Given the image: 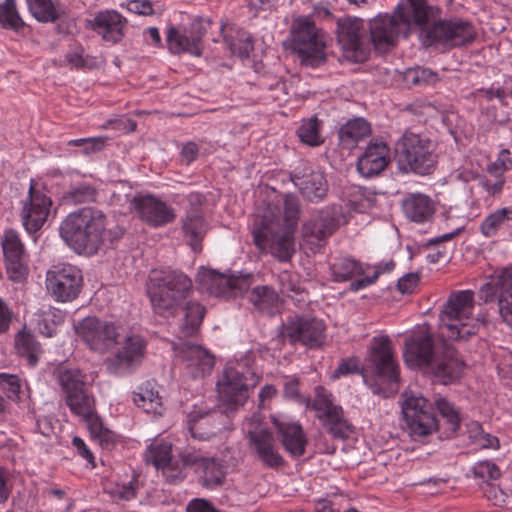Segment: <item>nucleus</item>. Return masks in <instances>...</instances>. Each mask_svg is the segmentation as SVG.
Here are the masks:
<instances>
[{"label": "nucleus", "mask_w": 512, "mask_h": 512, "mask_svg": "<svg viewBox=\"0 0 512 512\" xmlns=\"http://www.w3.org/2000/svg\"><path fill=\"white\" fill-rule=\"evenodd\" d=\"M474 307L473 291L453 292L440 316L439 335L443 339L441 347H435L434 338L430 334L413 338L405 344L406 363L425 369L445 385L459 379L464 362L447 340L467 339L477 333V323L473 318Z\"/></svg>", "instance_id": "obj_1"}, {"label": "nucleus", "mask_w": 512, "mask_h": 512, "mask_svg": "<svg viewBox=\"0 0 512 512\" xmlns=\"http://www.w3.org/2000/svg\"><path fill=\"white\" fill-rule=\"evenodd\" d=\"M146 290L153 311L162 317H174L183 308L180 337H191L198 332L206 309L198 302L186 303L193 284L185 273L176 269H154L148 276Z\"/></svg>", "instance_id": "obj_2"}, {"label": "nucleus", "mask_w": 512, "mask_h": 512, "mask_svg": "<svg viewBox=\"0 0 512 512\" xmlns=\"http://www.w3.org/2000/svg\"><path fill=\"white\" fill-rule=\"evenodd\" d=\"M283 215L270 207L254 225L252 234L255 246L262 253H269L281 262L291 259L294 254L293 233L300 213V202L296 195L283 197Z\"/></svg>", "instance_id": "obj_3"}, {"label": "nucleus", "mask_w": 512, "mask_h": 512, "mask_svg": "<svg viewBox=\"0 0 512 512\" xmlns=\"http://www.w3.org/2000/svg\"><path fill=\"white\" fill-rule=\"evenodd\" d=\"M60 235L76 253L94 255L108 238L107 218L98 209H80L61 223Z\"/></svg>", "instance_id": "obj_4"}, {"label": "nucleus", "mask_w": 512, "mask_h": 512, "mask_svg": "<svg viewBox=\"0 0 512 512\" xmlns=\"http://www.w3.org/2000/svg\"><path fill=\"white\" fill-rule=\"evenodd\" d=\"M477 36L474 25L463 18H434L419 32V40L426 48L449 51L471 44Z\"/></svg>", "instance_id": "obj_5"}, {"label": "nucleus", "mask_w": 512, "mask_h": 512, "mask_svg": "<svg viewBox=\"0 0 512 512\" xmlns=\"http://www.w3.org/2000/svg\"><path fill=\"white\" fill-rule=\"evenodd\" d=\"M396 157L401 171L421 176L433 173L438 162L431 141L411 132L397 141Z\"/></svg>", "instance_id": "obj_6"}, {"label": "nucleus", "mask_w": 512, "mask_h": 512, "mask_svg": "<svg viewBox=\"0 0 512 512\" xmlns=\"http://www.w3.org/2000/svg\"><path fill=\"white\" fill-rule=\"evenodd\" d=\"M485 303L497 302L503 323L512 328V265L494 271L479 290Z\"/></svg>", "instance_id": "obj_7"}, {"label": "nucleus", "mask_w": 512, "mask_h": 512, "mask_svg": "<svg viewBox=\"0 0 512 512\" xmlns=\"http://www.w3.org/2000/svg\"><path fill=\"white\" fill-rule=\"evenodd\" d=\"M402 413L413 436H427L438 427L433 406L420 393L405 390L402 395Z\"/></svg>", "instance_id": "obj_8"}, {"label": "nucleus", "mask_w": 512, "mask_h": 512, "mask_svg": "<svg viewBox=\"0 0 512 512\" xmlns=\"http://www.w3.org/2000/svg\"><path fill=\"white\" fill-rule=\"evenodd\" d=\"M65 403L73 414H85L94 400L86 388V375L78 368L60 365L54 372Z\"/></svg>", "instance_id": "obj_9"}, {"label": "nucleus", "mask_w": 512, "mask_h": 512, "mask_svg": "<svg viewBox=\"0 0 512 512\" xmlns=\"http://www.w3.org/2000/svg\"><path fill=\"white\" fill-rule=\"evenodd\" d=\"M120 326L113 321L87 316L74 325L77 337L90 350L105 353L115 345L120 336Z\"/></svg>", "instance_id": "obj_10"}, {"label": "nucleus", "mask_w": 512, "mask_h": 512, "mask_svg": "<svg viewBox=\"0 0 512 512\" xmlns=\"http://www.w3.org/2000/svg\"><path fill=\"white\" fill-rule=\"evenodd\" d=\"M294 49L301 63L317 67L325 60L323 35L308 18H299L293 31Z\"/></svg>", "instance_id": "obj_11"}, {"label": "nucleus", "mask_w": 512, "mask_h": 512, "mask_svg": "<svg viewBox=\"0 0 512 512\" xmlns=\"http://www.w3.org/2000/svg\"><path fill=\"white\" fill-rule=\"evenodd\" d=\"M83 286V275L79 268L72 264L53 266L46 274V288L57 302L75 300Z\"/></svg>", "instance_id": "obj_12"}, {"label": "nucleus", "mask_w": 512, "mask_h": 512, "mask_svg": "<svg viewBox=\"0 0 512 512\" xmlns=\"http://www.w3.org/2000/svg\"><path fill=\"white\" fill-rule=\"evenodd\" d=\"M366 360L372 372L378 378L389 383L399 381V365L392 341L387 334L380 333L371 339Z\"/></svg>", "instance_id": "obj_13"}, {"label": "nucleus", "mask_w": 512, "mask_h": 512, "mask_svg": "<svg viewBox=\"0 0 512 512\" xmlns=\"http://www.w3.org/2000/svg\"><path fill=\"white\" fill-rule=\"evenodd\" d=\"M344 222L341 205H328L316 212L303 224L302 234L307 243L322 245Z\"/></svg>", "instance_id": "obj_14"}, {"label": "nucleus", "mask_w": 512, "mask_h": 512, "mask_svg": "<svg viewBox=\"0 0 512 512\" xmlns=\"http://www.w3.org/2000/svg\"><path fill=\"white\" fill-rule=\"evenodd\" d=\"M147 343L137 334L127 336L117 351L105 360L110 374L124 376L133 373L145 356Z\"/></svg>", "instance_id": "obj_15"}, {"label": "nucleus", "mask_w": 512, "mask_h": 512, "mask_svg": "<svg viewBox=\"0 0 512 512\" xmlns=\"http://www.w3.org/2000/svg\"><path fill=\"white\" fill-rule=\"evenodd\" d=\"M312 407L318 419L328 427L334 437L344 439L352 432V426L344 417L343 408L334 402L332 393L327 389L321 386L315 388Z\"/></svg>", "instance_id": "obj_16"}, {"label": "nucleus", "mask_w": 512, "mask_h": 512, "mask_svg": "<svg viewBox=\"0 0 512 512\" xmlns=\"http://www.w3.org/2000/svg\"><path fill=\"white\" fill-rule=\"evenodd\" d=\"M252 274L230 275L201 268L196 281L201 288L216 297L231 298L246 291L252 283Z\"/></svg>", "instance_id": "obj_17"}, {"label": "nucleus", "mask_w": 512, "mask_h": 512, "mask_svg": "<svg viewBox=\"0 0 512 512\" xmlns=\"http://www.w3.org/2000/svg\"><path fill=\"white\" fill-rule=\"evenodd\" d=\"M338 41L345 57L354 62H364L369 56L364 21L347 17L338 23Z\"/></svg>", "instance_id": "obj_18"}, {"label": "nucleus", "mask_w": 512, "mask_h": 512, "mask_svg": "<svg viewBox=\"0 0 512 512\" xmlns=\"http://www.w3.org/2000/svg\"><path fill=\"white\" fill-rule=\"evenodd\" d=\"M1 246L8 278L20 283L28 274V253L19 232L6 229L1 236Z\"/></svg>", "instance_id": "obj_19"}, {"label": "nucleus", "mask_w": 512, "mask_h": 512, "mask_svg": "<svg viewBox=\"0 0 512 512\" xmlns=\"http://www.w3.org/2000/svg\"><path fill=\"white\" fill-rule=\"evenodd\" d=\"M131 207L139 219L152 228H161L176 219L175 209L153 194L137 195L131 201Z\"/></svg>", "instance_id": "obj_20"}, {"label": "nucleus", "mask_w": 512, "mask_h": 512, "mask_svg": "<svg viewBox=\"0 0 512 512\" xmlns=\"http://www.w3.org/2000/svg\"><path fill=\"white\" fill-rule=\"evenodd\" d=\"M206 28L202 19H194L189 28L171 26L167 31V45L174 54L188 53L201 56Z\"/></svg>", "instance_id": "obj_21"}, {"label": "nucleus", "mask_w": 512, "mask_h": 512, "mask_svg": "<svg viewBox=\"0 0 512 512\" xmlns=\"http://www.w3.org/2000/svg\"><path fill=\"white\" fill-rule=\"evenodd\" d=\"M51 206V198L43 190L37 189L32 182L20 212L22 225L28 234H35L44 226Z\"/></svg>", "instance_id": "obj_22"}, {"label": "nucleus", "mask_w": 512, "mask_h": 512, "mask_svg": "<svg viewBox=\"0 0 512 512\" xmlns=\"http://www.w3.org/2000/svg\"><path fill=\"white\" fill-rule=\"evenodd\" d=\"M325 324L316 318L292 315L282 324V335L292 342H301L310 347L319 346L324 340Z\"/></svg>", "instance_id": "obj_23"}, {"label": "nucleus", "mask_w": 512, "mask_h": 512, "mask_svg": "<svg viewBox=\"0 0 512 512\" xmlns=\"http://www.w3.org/2000/svg\"><path fill=\"white\" fill-rule=\"evenodd\" d=\"M291 181L308 201L318 203L327 196L328 182L323 171L309 164H302L291 173Z\"/></svg>", "instance_id": "obj_24"}, {"label": "nucleus", "mask_w": 512, "mask_h": 512, "mask_svg": "<svg viewBox=\"0 0 512 512\" xmlns=\"http://www.w3.org/2000/svg\"><path fill=\"white\" fill-rule=\"evenodd\" d=\"M145 459L160 470L169 483L181 482L179 461L172 456V443L162 438L154 439L146 448Z\"/></svg>", "instance_id": "obj_25"}, {"label": "nucleus", "mask_w": 512, "mask_h": 512, "mask_svg": "<svg viewBox=\"0 0 512 512\" xmlns=\"http://www.w3.org/2000/svg\"><path fill=\"white\" fill-rule=\"evenodd\" d=\"M441 12L439 6L430 5L427 0H406L405 4L397 6L394 14L402 29L409 35L412 25L418 27L421 32L434 18L440 16Z\"/></svg>", "instance_id": "obj_26"}, {"label": "nucleus", "mask_w": 512, "mask_h": 512, "mask_svg": "<svg viewBox=\"0 0 512 512\" xmlns=\"http://www.w3.org/2000/svg\"><path fill=\"white\" fill-rule=\"evenodd\" d=\"M401 35L408 37L395 14L379 15L370 22L371 41L378 52L385 53L395 47Z\"/></svg>", "instance_id": "obj_27"}, {"label": "nucleus", "mask_w": 512, "mask_h": 512, "mask_svg": "<svg viewBox=\"0 0 512 512\" xmlns=\"http://www.w3.org/2000/svg\"><path fill=\"white\" fill-rule=\"evenodd\" d=\"M175 349L183 362V369L187 375L196 379L211 373L215 358L207 349L191 342L181 343Z\"/></svg>", "instance_id": "obj_28"}, {"label": "nucleus", "mask_w": 512, "mask_h": 512, "mask_svg": "<svg viewBox=\"0 0 512 512\" xmlns=\"http://www.w3.org/2000/svg\"><path fill=\"white\" fill-rule=\"evenodd\" d=\"M272 424L284 447L293 458H299L306 452L307 436L302 426L284 415L272 416Z\"/></svg>", "instance_id": "obj_29"}, {"label": "nucleus", "mask_w": 512, "mask_h": 512, "mask_svg": "<svg viewBox=\"0 0 512 512\" xmlns=\"http://www.w3.org/2000/svg\"><path fill=\"white\" fill-rule=\"evenodd\" d=\"M219 398L229 408L243 405L248 398L247 378L233 366H226L222 378L217 383Z\"/></svg>", "instance_id": "obj_30"}, {"label": "nucleus", "mask_w": 512, "mask_h": 512, "mask_svg": "<svg viewBox=\"0 0 512 512\" xmlns=\"http://www.w3.org/2000/svg\"><path fill=\"white\" fill-rule=\"evenodd\" d=\"M87 27L98 34L103 41L117 44L125 36L127 20L116 10H104L88 20Z\"/></svg>", "instance_id": "obj_31"}, {"label": "nucleus", "mask_w": 512, "mask_h": 512, "mask_svg": "<svg viewBox=\"0 0 512 512\" xmlns=\"http://www.w3.org/2000/svg\"><path fill=\"white\" fill-rule=\"evenodd\" d=\"M249 448L257 459L266 467L278 469L284 464V459L279 453L274 437L265 428H256L248 431Z\"/></svg>", "instance_id": "obj_32"}, {"label": "nucleus", "mask_w": 512, "mask_h": 512, "mask_svg": "<svg viewBox=\"0 0 512 512\" xmlns=\"http://www.w3.org/2000/svg\"><path fill=\"white\" fill-rule=\"evenodd\" d=\"M390 162V148L383 141L371 142L358 158L357 169L364 177L379 175Z\"/></svg>", "instance_id": "obj_33"}, {"label": "nucleus", "mask_w": 512, "mask_h": 512, "mask_svg": "<svg viewBox=\"0 0 512 512\" xmlns=\"http://www.w3.org/2000/svg\"><path fill=\"white\" fill-rule=\"evenodd\" d=\"M220 413L207 407L194 405L187 415V427L191 436L199 440H208L216 435L219 427L216 426Z\"/></svg>", "instance_id": "obj_34"}, {"label": "nucleus", "mask_w": 512, "mask_h": 512, "mask_svg": "<svg viewBox=\"0 0 512 512\" xmlns=\"http://www.w3.org/2000/svg\"><path fill=\"white\" fill-rule=\"evenodd\" d=\"M403 212L409 220L415 223H425L433 217L435 207L429 196L413 193L404 199Z\"/></svg>", "instance_id": "obj_35"}, {"label": "nucleus", "mask_w": 512, "mask_h": 512, "mask_svg": "<svg viewBox=\"0 0 512 512\" xmlns=\"http://www.w3.org/2000/svg\"><path fill=\"white\" fill-rule=\"evenodd\" d=\"M512 228V205L498 208L488 214L480 223L479 230L486 238L495 237L501 230Z\"/></svg>", "instance_id": "obj_36"}, {"label": "nucleus", "mask_w": 512, "mask_h": 512, "mask_svg": "<svg viewBox=\"0 0 512 512\" xmlns=\"http://www.w3.org/2000/svg\"><path fill=\"white\" fill-rule=\"evenodd\" d=\"M249 301L256 310L267 315L277 313L281 305L279 295L268 285L254 287L249 294Z\"/></svg>", "instance_id": "obj_37"}, {"label": "nucleus", "mask_w": 512, "mask_h": 512, "mask_svg": "<svg viewBox=\"0 0 512 512\" xmlns=\"http://www.w3.org/2000/svg\"><path fill=\"white\" fill-rule=\"evenodd\" d=\"M182 230L194 251L201 249V242L208 230V224L200 212H189L182 220Z\"/></svg>", "instance_id": "obj_38"}, {"label": "nucleus", "mask_w": 512, "mask_h": 512, "mask_svg": "<svg viewBox=\"0 0 512 512\" xmlns=\"http://www.w3.org/2000/svg\"><path fill=\"white\" fill-rule=\"evenodd\" d=\"M15 350L21 358L26 360L30 367H35L38 364L39 357L42 354L41 345L36 337L25 330L16 334Z\"/></svg>", "instance_id": "obj_39"}, {"label": "nucleus", "mask_w": 512, "mask_h": 512, "mask_svg": "<svg viewBox=\"0 0 512 512\" xmlns=\"http://www.w3.org/2000/svg\"><path fill=\"white\" fill-rule=\"evenodd\" d=\"M26 2L31 15L39 22L52 23L63 15L59 0H26Z\"/></svg>", "instance_id": "obj_40"}, {"label": "nucleus", "mask_w": 512, "mask_h": 512, "mask_svg": "<svg viewBox=\"0 0 512 512\" xmlns=\"http://www.w3.org/2000/svg\"><path fill=\"white\" fill-rule=\"evenodd\" d=\"M76 415L85 420L90 434L93 438L97 439L102 446L108 447L114 443L115 434L103 425L102 420L95 413L94 400L90 401V409L88 413Z\"/></svg>", "instance_id": "obj_41"}, {"label": "nucleus", "mask_w": 512, "mask_h": 512, "mask_svg": "<svg viewBox=\"0 0 512 512\" xmlns=\"http://www.w3.org/2000/svg\"><path fill=\"white\" fill-rule=\"evenodd\" d=\"M199 472L201 483L208 489H215L223 484L225 479L224 466L214 457H206Z\"/></svg>", "instance_id": "obj_42"}, {"label": "nucleus", "mask_w": 512, "mask_h": 512, "mask_svg": "<svg viewBox=\"0 0 512 512\" xmlns=\"http://www.w3.org/2000/svg\"><path fill=\"white\" fill-rule=\"evenodd\" d=\"M330 270L335 282H345L364 273L361 263L349 257L336 258Z\"/></svg>", "instance_id": "obj_43"}, {"label": "nucleus", "mask_w": 512, "mask_h": 512, "mask_svg": "<svg viewBox=\"0 0 512 512\" xmlns=\"http://www.w3.org/2000/svg\"><path fill=\"white\" fill-rule=\"evenodd\" d=\"M66 314L64 311L50 307L43 311L38 321L39 332L46 337H53L57 328L64 323Z\"/></svg>", "instance_id": "obj_44"}, {"label": "nucleus", "mask_w": 512, "mask_h": 512, "mask_svg": "<svg viewBox=\"0 0 512 512\" xmlns=\"http://www.w3.org/2000/svg\"><path fill=\"white\" fill-rule=\"evenodd\" d=\"M0 25L16 32L24 28L25 23L17 9L16 0H4L0 3Z\"/></svg>", "instance_id": "obj_45"}, {"label": "nucleus", "mask_w": 512, "mask_h": 512, "mask_svg": "<svg viewBox=\"0 0 512 512\" xmlns=\"http://www.w3.org/2000/svg\"><path fill=\"white\" fill-rule=\"evenodd\" d=\"M370 132V124L363 118H356L342 126L339 136L344 143H356L368 136Z\"/></svg>", "instance_id": "obj_46"}, {"label": "nucleus", "mask_w": 512, "mask_h": 512, "mask_svg": "<svg viewBox=\"0 0 512 512\" xmlns=\"http://www.w3.org/2000/svg\"><path fill=\"white\" fill-rule=\"evenodd\" d=\"M133 401L145 412L159 413L161 402L158 392L149 389L147 386H141L138 391L133 393Z\"/></svg>", "instance_id": "obj_47"}, {"label": "nucleus", "mask_w": 512, "mask_h": 512, "mask_svg": "<svg viewBox=\"0 0 512 512\" xmlns=\"http://www.w3.org/2000/svg\"><path fill=\"white\" fill-rule=\"evenodd\" d=\"M297 134L301 142L309 146H319L323 143L320 133V122L316 117L303 121L298 128Z\"/></svg>", "instance_id": "obj_48"}, {"label": "nucleus", "mask_w": 512, "mask_h": 512, "mask_svg": "<svg viewBox=\"0 0 512 512\" xmlns=\"http://www.w3.org/2000/svg\"><path fill=\"white\" fill-rule=\"evenodd\" d=\"M179 468L181 470V481L186 477V468L195 467L197 471L200 470L206 456L200 451L192 447L185 448L178 454Z\"/></svg>", "instance_id": "obj_49"}, {"label": "nucleus", "mask_w": 512, "mask_h": 512, "mask_svg": "<svg viewBox=\"0 0 512 512\" xmlns=\"http://www.w3.org/2000/svg\"><path fill=\"white\" fill-rule=\"evenodd\" d=\"M435 405L441 416L446 419L450 431L453 433L456 432L461 423L459 411L454 407L452 403L448 402L444 398L437 399Z\"/></svg>", "instance_id": "obj_50"}, {"label": "nucleus", "mask_w": 512, "mask_h": 512, "mask_svg": "<svg viewBox=\"0 0 512 512\" xmlns=\"http://www.w3.org/2000/svg\"><path fill=\"white\" fill-rule=\"evenodd\" d=\"M21 387V380L17 375L0 373V390L8 399L18 401Z\"/></svg>", "instance_id": "obj_51"}, {"label": "nucleus", "mask_w": 512, "mask_h": 512, "mask_svg": "<svg viewBox=\"0 0 512 512\" xmlns=\"http://www.w3.org/2000/svg\"><path fill=\"white\" fill-rule=\"evenodd\" d=\"M360 373L363 375L364 382L367 385L371 386V384L369 383V379L363 374V371L360 369L359 359L357 357H348L341 360L338 367L334 370L331 378L337 380L340 379L341 377Z\"/></svg>", "instance_id": "obj_52"}, {"label": "nucleus", "mask_w": 512, "mask_h": 512, "mask_svg": "<svg viewBox=\"0 0 512 512\" xmlns=\"http://www.w3.org/2000/svg\"><path fill=\"white\" fill-rule=\"evenodd\" d=\"M65 59L69 65L76 69L88 67L89 57L85 55L84 47L77 42L70 45L65 54Z\"/></svg>", "instance_id": "obj_53"}, {"label": "nucleus", "mask_w": 512, "mask_h": 512, "mask_svg": "<svg viewBox=\"0 0 512 512\" xmlns=\"http://www.w3.org/2000/svg\"><path fill=\"white\" fill-rule=\"evenodd\" d=\"M405 79L412 85L430 84L437 80V74L429 69L417 67L409 69L405 73Z\"/></svg>", "instance_id": "obj_54"}, {"label": "nucleus", "mask_w": 512, "mask_h": 512, "mask_svg": "<svg viewBox=\"0 0 512 512\" xmlns=\"http://www.w3.org/2000/svg\"><path fill=\"white\" fill-rule=\"evenodd\" d=\"M512 168V159L510 152L506 149L501 150L497 159L488 165L487 171L491 176L504 177V173Z\"/></svg>", "instance_id": "obj_55"}, {"label": "nucleus", "mask_w": 512, "mask_h": 512, "mask_svg": "<svg viewBox=\"0 0 512 512\" xmlns=\"http://www.w3.org/2000/svg\"><path fill=\"white\" fill-rule=\"evenodd\" d=\"M505 184V177L481 176L478 185L490 196H498L502 193Z\"/></svg>", "instance_id": "obj_56"}, {"label": "nucleus", "mask_w": 512, "mask_h": 512, "mask_svg": "<svg viewBox=\"0 0 512 512\" xmlns=\"http://www.w3.org/2000/svg\"><path fill=\"white\" fill-rule=\"evenodd\" d=\"M227 42L232 54L237 55L240 58H249L250 53L253 50V43L249 36L242 35L236 40H227Z\"/></svg>", "instance_id": "obj_57"}, {"label": "nucleus", "mask_w": 512, "mask_h": 512, "mask_svg": "<svg viewBox=\"0 0 512 512\" xmlns=\"http://www.w3.org/2000/svg\"><path fill=\"white\" fill-rule=\"evenodd\" d=\"M278 283L280 286V291L283 294L300 292V284L297 275L289 271H282L278 274Z\"/></svg>", "instance_id": "obj_58"}, {"label": "nucleus", "mask_w": 512, "mask_h": 512, "mask_svg": "<svg viewBox=\"0 0 512 512\" xmlns=\"http://www.w3.org/2000/svg\"><path fill=\"white\" fill-rule=\"evenodd\" d=\"M69 197L75 203H84L94 199L95 189L88 184H80L68 192Z\"/></svg>", "instance_id": "obj_59"}, {"label": "nucleus", "mask_w": 512, "mask_h": 512, "mask_svg": "<svg viewBox=\"0 0 512 512\" xmlns=\"http://www.w3.org/2000/svg\"><path fill=\"white\" fill-rule=\"evenodd\" d=\"M475 475L487 480H496L501 476L500 469L490 461H481L474 468Z\"/></svg>", "instance_id": "obj_60"}, {"label": "nucleus", "mask_w": 512, "mask_h": 512, "mask_svg": "<svg viewBox=\"0 0 512 512\" xmlns=\"http://www.w3.org/2000/svg\"><path fill=\"white\" fill-rule=\"evenodd\" d=\"M137 481H130L127 484L117 485L110 491L111 496L117 500L129 501L136 497Z\"/></svg>", "instance_id": "obj_61"}, {"label": "nucleus", "mask_w": 512, "mask_h": 512, "mask_svg": "<svg viewBox=\"0 0 512 512\" xmlns=\"http://www.w3.org/2000/svg\"><path fill=\"white\" fill-rule=\"evenodd\" d=\"M13 319V311L0 297V335L9 331Z\"/></svg>", "instance_id": "obj_62"}, {"label": "nucleus", "mask_w": 512, "mask_h": 512, "mask_svg": "<svg viewBox=\"0 0 512 512\" xmlns=\"http://www.w3.org/2000/svg\"><path fill=\"white\" fill-rule=\"evenodd\" d=\"M199 151L200 146L196 142L189 141L185 143L180 152L181 161L186 165H190L197 159Z\"/></svg>", "instance_id": "obj_63"}, {"label": "nucleus", "mask_w": 512, "mask_h": 512, "mask_svg": "<svg viewBox=\"0 0 512 512\" xmlns=\"http://www.w3.org/2000/svg\"><path fill=\"white\" fill-rule=\"evenodd\" d=\"M419 277L415 273H409L398 280L397 287L403 294H411L418 286Z\"/></svg>", "instance_id": "obj_64"}]
</instances>
